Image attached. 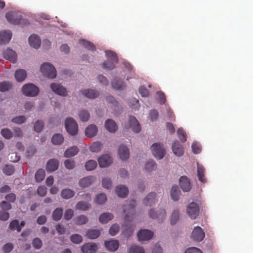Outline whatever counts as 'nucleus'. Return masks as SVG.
<instances>
[{
	"mask_svg": "<svg viewBox=\"0 0 253 253\" xmlns=\"http://www.w3.org/2000/svg\"><path fill=\"white\" fill-rule=\"evenodd\" d=\"M32 245L36 249H40L42 247V243L40 238H36L33 240Z\"/></svg>",
	"mask_w": 253,
	"mask_h": 253,
	"instance_id": "obj_61",
	"label": "nucleus"
},
{
	"mask_svg": "<svg viewBox=\"0 0 253 253\" xmlns=\"http://www.w3.org/2000/svg\"><path fill=\"white\" fill-rule=\"evenodd\" d=\"M22 92L26 96L34 97L39 94V88L33 84H28L23 86Z\"/></svg>",
	"mask_w": 253,
	"mask_h": 253,
	"instance_id": "obj_5",
	"label": "nucleus"
},
{
	"mask_svg": "<svg viewBox=\"0 0 253 253\" xmlns=\"http://www.w3.org/2000/svg\"><path fill=\"white\" fill-rule=\"evenodd\" d=\"M111 85L112 87L116 90H123L126 87L125 83L117 78H115L112 81Z\"/></svg>",
	"mask_w": 253,
	"mask_h": 253,
	"instance_id": "obj_25",
	"label": "nucleus"
},
{
	"mask_svg": "<svg viewBox=\"0 0 253 253\" xmlns=\"http://www.w3.org/2000/svg\"><path fill=\"white\" fill-rule=\"evenodd\" d=\"M156 167L157 166L155 162L153 160H151L146 164L145 169L148 171H151L155 169Z\"/></svg>",
	"mask_w": 253,
	"mask_h": 253,
	"instance_id": "obj_56",
	"label": "nucleus"
},
{
	"mask_svg": "<svg viewBox=\"0 0 253 253\" xmlns=\"http://www.w3.org/2000/svg\"><path fill=\"white\" fill-rule=\"evenodd\" d=\"M63 210L61 208H57L53 211L52 217L55 221L59 220L62 217Z\"/></svg>",
	"mask_w": 253,
	"mask_h": 253,
	"instance_id": "obj_34",
	"label": "nucleus"
},
{
	"mask_svg": "<svg viewBox=\"0 0 253 253\" xmlns=\"http://www.w3.org/2000/svg\"><path fill=\"white\" fill-rule=\"evenodd\" d=\"M205 169L202 165L197 164V176L198 179L202 183L206 182V178L205 177Z\"/></svg>",
	"mask_w": 253,
	"mask_h": 253,
	"instance_id": "obj_26",
	"label": "nucleus"
},
{
	"mask_svg": "<svg viewBox=\"0 0 253 253\" xmlns=\"http://www.w3.org/2000/svg\"><path fill=\"white\" fill-rule=\"evenodd\" d=\"M9 228L12 230L16 229L18 232L21 231V227L19 226V221L16 219L12 220L10 223Z\"/></svg>",
	"mask_w": 253,
	"mask_h": 253,
	"instance_id": "obj_45",
	"label": "nucleus"
},
{
	"mask_svg": "<svg viewBox=\"0 0 253 253\" xmlns=\"http://www.w3.org/2000/svg\"><path fill=\"white\" fill-rule=\"evenodd\" d=\"M83 253H96L97 246L94 243H86L81 248Z\"/></svg>",
	"mask_w": 253,
	"mask_h": 253,
	"instance_id": "obj_19",
	"label": "nucleus"
},
{
	"mask_svg": "<svg viewBox=\"0 0 253 253\" xmlns=\"http://www.w3.org/2000/svg\"><path fill=\"white\" fill-rule=\"evenodd\" d=\"M50 87L52 90L57 94L63 96L67 95L66 89L59 84L52 83L50 84Z\"/></svg>",
	"mask_w": 253,
	"mask_h": 253,
	"instance_id": "obj_13",
	"label": "nucleus"
},
{
	"mask_svg": "<svg viewBox=\"0 0 253 253\" xmlns=\"http://www.w3.org/2000/svg\"><path fill=\"white\" fill-rule=\"evenodd\" d=\"M106 129L110 132H115L118 128L116 123L112 119H108L105 124Z\"/></svg>",
	"mask_w": 253,
	"mask_h": 253,
	"instance_id": "obj_24",
	"label": "nucleus"
},
{
	"mask_svg": "<svg viewBox=\"0 0 253 253\" xmlns=\"http://www.w3.org/2000/svg\"><path fill=\"white\" fill-rule=\"evenodd\" d=\"M153 236V233L147 229L141 230L137 233L139 241H147L151 239Z\"/></svg>",
	"mask_w": 253,
	"mask_h": 253,
	"instance_id": "obj_12",
	"label": "nucleus"
},
{
	"mask_svg": "<svg viewBox=\"0 0 253 253\" xmlns=\"http://www.w3.org/2000/svg\"><path fill=\"white\" fill-rule=\"evenodd\" d=\"M135 204V201L130 200L127 202L126 204L124 206V212L126 213V216L125 217L126 225L127 224V222H129L132 220L135 213L134 207Z\"/></svg>",
	"mask_w": 253,
	"mask_h": 253,
	"instance_id": "obj_2",
	"label": "nucleus"
},
{
	"mask_svg": "<svg viewBox=\"0 0 253 253\" xmlns=\"http://www.w3.org/2000/svg\"><path fill=\"white\" fill-rule=\"evenodd\" d=\"M105 54L107 58L109 59L110 61L115 63H117L118 62V58L117 55L113 51L107 50L105 52Z\"/></svg>",
	"mask_w": 253,
	"mask_h": 253,
	"instance_id": "obj_44",
	"label": "nucleus"
},
{
	"mask_svg": "<svg viewBox=\"0 0 253 253\" xmlns=\"http://www.w3.org/2000/svg\"><path fill=\"white\" fill-rule=\"evenodd\" d=\"M100 235V232L99 230L90 229L86 233V236L88 239H95L98 238Z\"/></svg>",
	"mask_w": 253,
	"mask_h": 253,
	"instance_id": "obj_36",
	"label": "nucleus"
},
{
	"mask_svg": "<svg viewBox=\"0 0 253 253\" xmlns=\"http://www.w3.org/2000/svg\"><path fill=\"white\" fill-rule=\"evenodd\" d=\"M105 246L107 250L110 251H116L119 247V243L118 240H116L105 241Z\"/></svg>",
	"mask_w": 253,
	"mask_h": 253,
	"instance_id": "obj_23",
	"label": "nucleus"
},
{
	"mask_svg": "<svg viewBox=\"0 0 253 253\" xmlns=\"http://www.w3.org/2000/svg\"><path fill=\"white\" fill-rule=\"evenodd\" d=\"M3 57L12 63L16 62L17 60V54L16 52L10 48H7L3 52Z\"/></svg>",
	"mask_w": 253,
	"mask_h": 253,
	"instance_id": "obj_14",
	"label": "nucleus"
},
{
	"mask_svg": "<svg viewBox=\"0 0 253 253\" xmlns=\"http://www.w3.org/2000/svg\"><path fill=\"white\" fill-rule=\"evenodd\" d=\"M64 165L67 169H72L75 167V162L73 160L68 159L64 162Z\"/></svg>",
	"mask_w": 253,
	"mask_h": 253,
	"instance_id": "obj_63",
	"label": "nucleus"
},
{
	"mask_svg": "<svg viewBox=\"0 0 253 253\" xmlns=\"http://www.w3.org/2000/svg\"><path fill=\"white\" fill-rule=\"evenodd\" d=\"M64 141V137L61 134L56 133L51 138L52 143L54 145H60Z\"/></svg>",
	"mask_w": 253,
	"mask_h": 253,
	"instance_id": "obj_38",
	"label": "nucleus"
},
{
	"mask_svg": "<svg viewBox=\"0 0 253 253\" xmlns=\"http://www.w3.org/2000/svg\"><path fill=\"white\" fill-rule=\"evenodd\" d=\"M116 193L119 197L125 198L128 193L127 187L123 185H119L116 188Z\"/></svg>",
	"mask_w": 253,
	"mask_h": 253,
	"instance_id": "obj_27",
	"label": "nucleus"
},
{
	"mask_svg": "<svg viewBox=\"0 0 253 253\" xmlns=\"http://www.w3.org/2000/svg\"><path fill=\"white\" fill-rule=\"evenodd\" d=\"M12 34L10 31L0 32V45L6 44L11 39Z\"/></svg>",
	"mask_w": 253,
	"mask_h": 253,
	"instance_id": "obj_16",
	"label": "nucleus"
},
{
	"mask_svg": "<svg viewBox=\"0 0 253 253\" xmlns=\"http://www.w3.org/2000/svg\"><path fill=\"white\" fill-rule=\"evenodd\" d=\"M120 230V227L117 224H113L109 229V234L114 236L118 233Z\"/></svg>",
	"mask_w": 253,
	"mask_h": 253,
	"instance_id": "obj_58",
	"label": "nucleus"
},
{
	"mask_svg": "<svg viewBox=\"0 0 253 253\" xmlns=\"http://www.w3.org/2000/svg\"><path fill=\"white\" fill-rule=\"evenodd\" d=\"M151 149L153 155L156 158L159 160L163 158L166 152L162 144L155 143L152 145Z\"/></svg>",
	"mask_w": 253,
	"mask_h": 253,
	"instance_id": "obj_6",
	"label": "nucleus"
},
{
	"mask_svg": "<svg viewBox=\"0 0 253 253\" xmlns=\"http://www.w3.org/2000/svg\"><path fill=\"white\" fill-rule=\"evenodd\" d=\"M102 184L103 187L106 189H109L112 187V181L109 178H102Z\"/></svg>",
	"mask_w": 253,
	"mask_h": 253,
	"instance_id": "obj_59",
	"label": "nucleus"
},
{
	"mask_svg": "<svg viewBox=\"0 0 253 253\" xmlns=\"http://www.w3.org/2000/svg\"><path fill=\"white\" fill-rule=\"evenodd\" d=\"M94 180L93 176H88L81 179L79 182V184L82 187H87L89 186Z\"/></svg>",
	"mask_w": 253,
	"mask_h": 253,
	"instance_id": "obj_28",
	"label": "nucleus"
},
{
	"mask_svg": "<svg viewBox=\"0 0 253 253\" xmlns=\"http://www.w3.org/2000/svg\"><path fill=\"white\" fill-rule=\"evenodd\" d=\"M129 124L133 131L136 133H138L140 131V125L136 118L133 116H130L129 118Z\"/></svg>",
	"mask_w": 253,
	"mask_h": 253,
	"instance_id": "obj_15",
	"label": "nucleus"
},
{
	"mask_svg": "<svg viewBox=\"0 0 253 253\" xmlns=\"http://www.w3.org/2000/svg\"><path fill=\"white\" fill-rule=\"evenodd\" d=\"M149 214L151 218L157 219L159 222H163L166 217V212L163 209H160L158 213L156 212L153 209H151Z\"/></svg>",
	"mask_w": 253,
	"mask_h": 253,
	"instance_id": "obj_9",
	"label": "nucleus"
},
{
	"mask_svg": "<svg viewBox=\"0 0 253 253\" xmlns=\"http://www.w3.org/2000/svg\"><path fill=\"white\" fill-rule=\"evenodd\" d=\"M107 200L106 195L105 194H100L96 196L95 202L98 204H102Z\"/></svg>",
	"mask_w": 253,
	"mask_h": 253,
	"instance_id": "obj_54",
	"label": "nucleus"
},
{
	"mask_svg": "<svg viewBox=\"0 0 253 253\" xmlns=\"http://www.w3.org/2000/svg\"><path fill=\"white\" fill-rule=\"evenodd\" d=\"M192 151L194 154H197L200 153L201 148L200 144L197 142H193L192 145Z\"/></svg>",
	"mask_w": 253,
	"mask_h": 253,
	"instance_id": "obj_64",
	"label": "nucleus"
},
{
	"mask_svg": "<svg viewBox=\"0 0 253 253\" xmlns=\"http://www.w3.org/2000/svg\"><path fill=\"white\" fill-rule=\"evenodd\" d=\"M178 137L182 142H185L187 140V137L184 130L181 128L178 129L177 131Z\"/></svg>",
	"mask_w": 253,
	"mask_h": 253,
	"instance_id": "obj_53",
	"label": "nucleus"
},
{
	"mask_svg": "<svg viewBox=\"0 0 253 253\" xmlns=\"http://www.w3.org/2000/svg\"><path fill=\"white\" fill-rule=\"evenodd\" d=\"M114 217V215L111 213L105 212L100 215L99 220L101 223H107L112 220Z\"/></svg>",
	"mask_w": 253,
	"mask_h": 253,
	"instance_id": "obj_32",
	"label": "nucleus"
},
{
	"mask_svg": "<svg viewBox=\"0 0 253 253\" xmlns=\"http://www.w3.org/2000/svg\"><path fill=\"white\" fill-rule=\"evenodd\" d=\"M29 42L31 46L35 49H38L41 44V39L39 37L35 34L32 35L29 37Z\"/></svg>",
	"mask_w": 253,
	"mask_h": 253,
	"instance_id": "obj_17",
	"label": "nucleus"
},
{
	"mask_svg": "<svg viewBox=\"0 0 253 253\" xmlns=\"http://www.w3.org/2000/svg\"><path fill=\"white\" fill-rule=\"evenodd\" d=\"M118 153L122 160H126L129 157V152L128 148L123 145H121L118 150Z\"/></svg>",
	"mask_w": 253,
	"mask_h": 253,
	"instance_id": "obj_22",
	"label": "nucleus"
},
{
	"mask_svg": "<svg viewBox=\"0 0 253 253\" xmlns=\"http://www.w3.org/2000/svg\"><path fill=\"white\" fill-rule=\"evenodd\" d=\"M172 150L173 153L178 157L182 156L184 154V149L178 141L173 142L172 145Z\"/></svg>",
	"mask_w": 253,
	"mask_h": 253,
	"instance_id": "obj_20",
	"label": "nucleus"
},
{
	"mask_svg": "<svg viewBox=\"0 0 253 253\" xmlns=\"http://www.w3.org/2000/svg\"><path fill=\"white\" fill-rule=\"evenodd\" d=\"M97 132V128L95 125H90L85 129V135L90 138L94 136Z\"/></svg>",
	"mask_w": 253,
	"mask_h": 253,
	"instance_id": "obj_29",
	"label": "nucleus"
},
{
	"mask_svg": "<svg viewBox=\"0 0 253 253\" xmlns=\"http://www.w3.org/2000/svg\"><path fill=\"white\" fill-rule=\"evenodd\" d=\"M74 195V191L69 188H65L63 189L61 193V197L65 199H70L73 197Z\"/></svg>",
	"mask_w": 253,
	"mask_h": 253,
	"instance_id": "obj_35",
	"label": "nucleus"
},
{
	"mask_svg": "<svg viewBox=\"0 0 253 253\" xmlns=\"http://www.w3.org/2000/svg\"><path fill=\"white\" fill-rule=\"evenodd\" d=\"M179 185L184 192H188L191 189L190 182L186 176H182L179 178Z\"/></svg>",
	"mask_w": 253,
	"mask_h": 253,
	"instance_id": "obj_11",
	"label": "nucleus"
},
{
	"mask_svg": "<svg viewBox=\"0 0 253 253\" xmlns=\"http://www.w3.org/2000/svg\"><path fill=\"white\" fill-rule=\"evenodd\" d=\"M81 44H82L84 48L91 51H94L96 49L95 45L91 42L85 41L84 40H82L80 41Z\"/></svg>",
	"mask_w": 253,
	"mask_h": 253,
	"instance_id": "obj_42",
	"label": "nucleus"
},
{
	"mask_svg": "<svg viewBox=\"0 0 253 253\" xmlns=\"http://www.w3.org/2000/svg\"><path fill=\"white\" fill-rule=\"evenodd\" d=\"M26 120V118L24 116H20L13 118L11 121L12 122L17 124H21L24 123Z\"/></svg>",
	"mask_w": 253,
	"mask_h": 253,
	"instance_id": "obj_60",
	"label": "nucleus"
},
{
	"mask_svg": "<svg viewBox=\"0 0 253 253\" xmlns=\"http://www.w3.org/2000/svg\"><path fill=\"white\" fill-rule=\"evenodd\" d=\"M79 116L82 121L86 122L89 118V114L87 111L84 110L79 112Z\"/></svg>",
	"mask_w": 253,
	"mask_h": 253,
	"instance_id": "obj_52",
	"label": "nucleus"
},
{
	"mask_svg": "<svg viewBox=\"0 0 253 253\" xmlns=\"http://www.w3.org/2000/svg\"><path fill=\"white\" fill-rule=\"evenodd\" d=\"M99 166L101 168H105L110 166L112 163V158L108 154L103 155L98 159Z\"/></svg>",
	"mask_w": 253,
	"mask_h": 253,
	"instance_id": "obj_10",
	"label": "nucleus"
},
{
	"mask_svg": "<svg viewBox=\"0 0 253 253\" xmlns=\"http://www.w3.org/2000/svg\"><path fill=\"white\" fill-rule=\"evenodd\" d=\"M129 253H145L143 248L136 245H132L129 250Z\"/></svg>",
	"mask_w": 253,
	"mask_h": 253,
	"instance_id": "obj_50",
	"label": "nucleus"
},
{
	"mask_svg": "<svg viewBox=\"0 0 253 253\" xmlns=\"http://www.w3.org/2000/svg\"><path fill=\"white\" fill-rule=\"evenodd\" d=\"M27 77V73L25 70L18 69L15 73V78L19 82H23Z\"/></svg>",
	"mask_w": 253,
	"mask_h": 253,
	"instance_id": "obj_31",
	"label": "nucleus"
},
{
	"mask_svg": "<svg viewBox=\"0 0 253 253\" xmlns=\"http://www.w3.org/2000/svg\"><path fill=\"white\" fill-rule=\"evenodd\" d=\"M45 175L44 169H38L35 173V178L37 182H40L42 181Z\"/></svg>",
	"mask_w": 253,
	"mask_h": 253,
	"instance_id": "obj_39",
	"label": "nucleus"
},
{
	"mask_svg": "<svg viewBox=\"0 0 253 253\" xmlns=\"http://www.w3.org/2000/svg\"><path fill=\"white\" fill-rule=\"evenodd\" d=\"M79 152L78 148L76 146H73L67 149L64 153V157L66 158L72 157L76 155Z\"/></svg>",
	"mask_w": 253,
	"mask_h": 253,
	"instance_id": "obj_37",
	"label": "nucleus"
},
{
	"mask_svg": "<svg viewBox=\"0 0 253 253\" xmlns=\"http://www.w3.org/2000/svg\"><path fill=\"white\" fill-rule=\"evenodd\" d=\"M88 221L87 217L84 215L78 216L76 218V224L78 225H83L85 224Z\"/></svg>",
	"mask_w": 253,
	"mask_h": 253,
	"instance_id": "obj_57",
	"label": "nucleus"
},
{
	"mask_svg": "<svg viewBox=\"0 0 253 253\" xmlns=\"http://www.w3.org/2000/svg\"><path fill=\"white\" fill-rule=\"evenodd\" d=\"M70 240L73 243L79 244L82 242L83 238L81 235L78 234H75L71 236Z\"/></svg>",
	"mask_w": 253,
	"mask_h": 253,
	"instance_id": "obj_51",
	"label": "nucleus"
},
{
	"mask_svg": "<svg viewBox=\"0 0 253 253\" xmlns=\"http://www.w3.org/2000/svg\"><path fill=\"white\" fill-rule=\"evenodd\" d=\"M65 126L67 131L71 135H75L78 131V126L76 121L72 118L66 119Z\"/></svg>",
	"mask_w": 253,
	"mask_h": 253,
	"instance_id": "obj_4",
	"label": "nucleus"
},
{
	"mask_svg": "<svg viewBox=\"0 0 253 253\" xmlns=\"http://www.w3.org/2000/svg\"><path fill=\"white\" fill-rule=\"evenodd\" d=\"M1 135L6 139H10L13 137L12 131L8 128H3L1 130Z\"/></svg>",
	"mask_w": 253,
	"mask_h": 253,
	"instance_id": "obj_46",
	"label": "nucleus"
},
{
	"mask_svg": "<svg viewBox=\"0 0 253 253\" xmlns=\"http://www.w3.org/2000/svg\"><path fill=\"white\" fill-rule=\"evenodd\" d=\"M149 117L152 121H156L158 118L159 113L156 110H152L150 111Z\"/></svg>",
	"mask_w": 253,
	"mask_h": 253,
	"instance_id": "obj_62",
	"label": "nucleus"
},
{
	"mask_svg": "<svg viewBox=\"0 0 253 253\" xmlns=\"http://www.w3.org/2000/svg\"><path fill=\"white\" fill-rule=\"evenodd\" d=\"M180 193V192L177 186H172L170 192V195L171 199L174 201H177L179 199Z\"/></svg>",
	"mask_w": 253,
	"mask_h": 253,
	"instance_id": "obj_33",
	"label": "nucleus"
},
{
	"mask_svg": "<svg viewBox=\"0 0 253 253\" xmlns=\"http://www.w3.org/2000/svg\"><path fill=\"white\" fill-rule=\"evenodd\" d=\"M2 170L3 173L6 175H11L14 173L15 169L13 166L10 165H6L3 168Z\"/></svg>",
	"mask_w": 253,
	"mask_h": 253,
	"instance_id": "obj_47",
	"label": "nucleus"
},
{
	"mask_svg": "<svg viewBox=\"0 0 253 253\" xmlns=\"http://www.w3.org/2000/svg\"><path fill=\"white\" fill-rule=\"evenodd\" d=\"M91 207V205L84 201L79 202L76 206L77 210L82 211H86Z\"/></svg>",
	"mask_w": 253,
	"mask_h": 253,
	"instance_id": "obj_40",
	"label": "nucleus"
},
{
	"mask_svg": "<svg viewBox=\"0 0 253 253\" xmlns=\"http://www.w3.org/2000/svg\"><path fill=\"white\" fill-rule=\"evenodd\" d=\"M44 127V123L42 121H37L34 125V130L36 132H41Z\"/></svg>",
	"mask_w": 253,
	"mask_h": 253,
	"instance_id": "obj_55",
	"label": "nucleus"
},
{
	"mask_svg": "<svg viewBox=\"0 0 253 253\" xmlns=\"http://www.w3.org/2000/svg\"><path fill=\"white\" fill-rule=\"evenodd\" d=\"M102 144L99 142H94L89 147V150L92 152L97 153L102 148Z\"/></svg>",
	"mask_w": 253,
	"mask_h": 253,
	"instance_id": "obj_43",
	"label": "nucleus"
},
{
	"mask_svg": "<svg viewBox=\"0 0 253 253\" xmlns=\"http://www.w3.org/2000/svg\"><path fill=\"white\" fill-rule=\"evenodd\" d=\"M82 93L84 96L91 99L95 98L99 95V92L94 89H84Z\"/></svg>",
	"mask_w": 253,
	"mask_h": 253,
	"instance_id": "obj_30",
	"label": "nucleus"
},
{
	"mask_svg": "<svg viewBox=\"0 0 253 253\" xmlns=\"http://www.w3.org/2000/svg\"><path fill=\"white\" fill-rule=\"evenodd\" d=\"M97 166V163L94 160L88 161L85 165V169L87 170H92L94 169Z\"/></svg>",
	"mask_w": 253,
	"mask_h": 253,
	"instance_id": "obj_49",
	"label": "nucleus"
},
{
	"mask_svg": "<svg viewBox=\"0 0 253 253\" xmlns=\"http://www.w3.org/2000/svg\"><path fill=\"white\" fill-rule=\"evenodd\" d=\"M205 234L200 226L195 227L191 233V238L198 242L202 241L205 238Z\"/></svg>",
	"mask_w": 253,
	"mask_h": 253,
	"instance_id": "obj_8",
	"label": "nucleus"
},
{
	"mask_svg": "<svg viewBox=\"0 0 253 253\" xmlns=\"http://www.w3.org/2000/svg\"><path fill=\"white\" fill-rule=\"evenodd\" d=\"M179 217V211L178 209H176L173 211L171 215L170 216V223L172 225L176 224L177 221L178 220Z\"/></svg>",
	"mask_w": 253,
	"mask_h": 253,
	"instance_id": "obj_41",
	"label": "nucleus"
},
{
	"mask_svg": "<svg viewBox=\"0 0 253 253\" xmlns=\"http://www.w3.org/2000/svg\"><path fill=\"white\" fill-rule=\"evenodd\" d=\"M5 18L11 24L13 25H27L28 21L22 18L21 13L15 11H9L6 13Z\"/></svg>",
	"mask_w": 253,
	"mask_h": 253,
	"instance_id": "obj_1",
	"label": "nucleus"
},
{
	"mask_svg": "<svg viewBox=\"0 0 253 253\" xmlns=\"http://www.w3.org/2000/svg\"><path fill=\"white\" fill-rule=\"evenodd\" d=\"M12 87V84L9 82H3L0 83V91L4 92L10 89Z\"/></svg>",
	"mask_w": 253,
	"mask_h": 253,
	"instance_id": "obj_48",
	"label": "nucleus"
},
{
	"mask_svg": "<svg viewBox=\"0 0 253 253\" xmlns=\"http://www.w3.org/2000/svg\"><path fill=\"white\" fill-rule=\"evenodd\" d=\"M156 201V194L151 192L147 195L143 200V203L146 206H152Z\"/></svg>",
	"mask_w": 253,
	"mask_h": 253,
	"instance_id": "obj_21",
	"label": "nucleus"
},
{
	"mask_svg": "<svg viewBox=\"0 0 253 253\" xmlns=\"http://www.w3.org/2000/svg\"><path fill=\"white\" fill-rule=\"evenodd\" d=\"M41 71L43 76L50 79L56 76V71L54 67L49 63H44L41 67Z\"/></svg>",
	"mask_w": 253,
	"mask_h": 253,
	"instance_id": "obj_3",
	"label": "nucleus"
},
{
	"mask_svg": "<svg viewBox=\"0 0 253 253\" xmlns=\"http://www.w3.org/2000/svg\"><path fill=\"white\" fill-rule=\"evenodd\" d=\"M187 213L191 219H196L199 213L198 205L194 202L190 203L187 206Z\"/></svg>",
	"mask_w": 253,
	"mask_h": 253,
	"instance_id": "obj_7",
	"label": "nucleus"
},
{
	"mask_svg": "<svg viewBox=\"0 0 253 253\" xmlns=\"http://www.w3.org/2000/svg\"><path fill=\"white\" fill-rule=\"evenodd\" d=\"M59 161L55 159H50L47 163L46 169L47 171L52 172L58 169Z\"/></svg>",
	"mask_w": 253,
	"mask_h": 253,
	"instance_id": "obj_18",
	"label": "nucleus"
}]
</instances>
